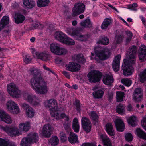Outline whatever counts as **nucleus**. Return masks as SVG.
I'll return each instance as SVG.
<instances>
[{
  "mask_svg": "<svg viewBox=\"0 0 146 146\" xmlns=\"http://www.w3.org/2000/svg\"><path fill=\"white\" fill-rule=\"evenodd\" d=\"M141 124L142 127L146 131V115L143 117Z\"/></svg>",
  "mask_w": 146,
  "mask_h": 146,
  "instance_id": "bf43d9fd",
  "label": "nucleus"
},
{
  "mask_svg": "<svg viewBox=\"0 0 146 146\" xmlns=\"http://www.w3.org/2000/svg\"><path fill=\"white\" fill-rule=\"evenodd\" d=\"M125 138L127 141H131L133 139L132 135L130 133H127L125 135Z\"/></svg>",
  "mask_w": 146,
  "mask_h": 146,
  "instance_id": "4d7b16f0",
  "label": "nucleus"
},
{
  "mask_svg": "<svg viewBox=\"0 0 146 146\" xmlns=\"http://www.w3.org/2000/svg\"><path fill=\"white\" fill-rule=\"evenodd\" d=\"M142 96V90L140 88H136L133 95V100L136 102L140 101Z\"/></svg>",
  "mask_w": 146,
  "mask_h": 146,
  "instance_id": "412c9836",
  "label": "nucleus"
},
{
  "mask_svg": "<svg viewBox=\"0 0 146 146\" xmlns=\"http://www.w3.org/2000/svg\"><path fill=\"white\" fill-rule=\"evenodd\" d=\"M62 43L68 45H73L75 44V42L73 40L68 37L66 35Z\"/></svg>",
  "mask_w": 146,
  "mask_h": 146,
  "instance_id": "c03bdc74",
  "label": "nucleus"
},
{
  "mask_svg": "<svg viewBox=\"0 0 146 146\" xmlns=\"http://www.w3.org/2000/svg\"><path fill=\"white\" fill-rule=\"evenodd\" d=\"M21 106L25 111V115L29 118L32 117L34 115L35 112L32 108L26 103L21 104Z\"/></svg>",
  "mask_w": 146,
  "mask_h": 146,
  "instance_id": "2eb2a0df",
  "label": "nucleus"
},
{
  "mask_svg": "<svg viewBox=\"0 0 146 146\" xmlns=\"http://www.w3.org/2000/svg\"><path fill=\"white\" fill-rule=\"evenodd\" d=\"M25 19V17L23 15L19 13L15 14V22L17 24L22 23Z\"/></svg>",
  "mask_w": 146,
  "mask_h": 146,
  "instance_id": "c85d7f7f",
  "label": "nucleus"
},
{
  "mask_svg": "<svg viewBox=\"0 0 146 146\" xmlns=\"http://www.w3.org/2000/svg\"><path fill=\"white\" fill-rule=\"evenodd\" d=\"M10 143L8 139L0 138V146H8Z\"/></svg>",
  "mask_w": 146,
  "mask_h": 146,
  "instance_id": "603ef678",
  "label": "nucleus"
},
{
  "mask_svg": "<svg viewBox=\"0 0 146 146\" xmlns=\"http://www.w3.org/2000/svg\"><path fill=\"white\" fill-rule=\"evenodd\" d=\"M70 126V124L68 123H65L64 124V127L67 131H70L71 129Z\"/></svg>",
  "mask_w": 146,
  "mask_h": 146,
  "instance_id": "13d9d810",
  "label": "nucleus"
},
{
  "mask_svg": "<svg viewBox=\"0 0 146 146\" xmlns=\"http://www.w3.org/2000/svg\"><path fill=\"white\" fill-rule=\"evenodd\" d=\"M140 80L143 83L146 80V69L140 74Z\"/></svg>",
  "mask_w": 146,
  "mask_h": 146,
  "instance_id": "5fc2aeb1",
  "label": "nucleus"
},
{
  "mask_svg": "<svg viewBox=\"0 0 146 146\" xmlns=\"http://www.w3.org/2000/svg\"><path fill=\"white\" fill-rule=\"evenodd\" d=\"M81 125L84 130L86 133L90 132L92 128V124L89 119L86 117L81 119Z\"/></svg>",
  "mask_w": 146,
  "mask_h": 146,
  "instance_id": "4468645a",
  "label": "nucleus"
},
{
  "mask_svg": "<svg viewBox=\"0 0 146 146\" xmlns=\"http://www.w3.org/2000/svg\"><path fill=\"white\" fill-rule=\"evenodd\" d=\"M138 56L140 60L143 62L146 60V46L144 45H141L139 48Z\"/></svg>",
  "mask_w": 146,
  "mask_h": 146,
  "instance_id": "a211bd4d",
  "label": "nucleus"
},
{
  "mask_svg": "<svg viewBox=\"0 0 146 146\" xmlns=\"http://www.w3.org/2000/svg\"><path fill=\"white\" fill-rule=\"evenodd\" d=\"M126 42L128 43L129 42L131 39L133 34L130 31L128 30L126 31Z\"/></svg>",
  "mask_w": 146,
  "mask_h": 146,
  "instance_id": "09e8293b",
  "label": "nucleus"
},
{
  "mask_svg": "<svg viewBox=\"0 0 146 146\" xmlns=\"http://www.w3.org/2000/svg\"><path fill=\"white\" fill-rule=\"evenodd\" d=\"M65 67L66 70L72 72L78 70L80 67L78 64L73 62H70L65 65Z\"/></svg>",
  "mask_w": 146,
  "mask_h": 146,
  "instance_id": "6ab92c4d",
  "label": "nucleus"
},
{
  "mask_svg": "<svg viewBox=\"0 0 146 146\" xmlns=\"http://www.w3.org/2000/svg\"><path fill=\"white\" fill-rule=\"evenodd\" d=\"M76 60L78 62L82 63H84L85 62V60L82 54L76 55L74 56Z\"/></svg>",
  "mask_w": 146,
  "mask_h": 146,
  "instance_id": "de8ad7c7",
  "label": "nucleus"
},
{
  "mask_svg": "<svg viewBox=\"0 0 146 146\" xmlns=\"http://www.w3.org/2000/svg\"><path fill=\"white\" fill-rule=\"evenodd\" d=\"M121 82L123 84L128 87L130 86L132 83L131 80L128 78L122 79L121 80Z\"/></svg>",
  "mask_w": 146,
  "mask_h": 146,
  "instance_id": "864d4df0",
  "label": "nucleus"
},
{
  "mask_svg": "<svg viewBox=\"0 0 146 146\" xmlns=\"http://www.w3.org/2000/svg\"><path fill=\"white\" fill-rule=\"evenodd\" d=\"M9 22V17L7 16L3 17L0 23V31L4 28L6 25L8 24Z\"/></svg>",
  "mask_w": 146,
  "mask_h": 146,
  "instance_id": "c756f323",
  "label": "nucleus"
},
{
  "mask_svg": "<svg viewBox=\"0 0 146 146\" xmlns=\"http://www.w3.org/2000/svg\"><path fill=\"white\" fill-rule=\"evenodd\" d=\"M85 6L82 3H79L76 4L73 7L72 15L75 16L82 13L84 11Z\"/></svg>",
  "mask_w": 146,
  "mask_h": 146,
  "instance_id": "ddd939ff",
  "label": "nucleus"
},
{
  "mask_svg": "<svg viewBox=\"0 0 146 146\" xmlns=\"http://www.w3.org/2000/svg\"><path fill=\"white\" fill-rule=\"evenodd\" d=\"M138 6L137 4L136 3H133L129 5V8L131 10H136L137 9L135 7H137Z\"/></svg>",
  "mask_w": 146,
  "mask_h": 146,
  "instance_id": "0e129e2a",
  "label": "nucleus"
},
{
  "mask_svg": "<svg viewBox=\"0 0 146 146\" xmlns=\"http://www.w3.org/2000/svg\"><path fill=\"white\" fill-rule=\"evenodd\" d=\"M6 113L3 110L0 109V118L1 119Z\"/></svg>",
  "mask_w": 146,
  "mask_h": 146,
  "instance_id": "774afa93",
  "label": "nucleus"
},
{
  "mask_svg": "<svg viewBox=\"0 0 146 146\" xmlns=\"http://www.w3.org/2000/svg\"><path fill=\"white\" fill-rule=\"evenodd\" d=\"M134 64L129 62L127 59L123 60L122 68L124 75L128 76L132 74L133 69L132 66Z\"/></svg>",
  "mask_w": 146,
  "mask_h": 146,
  "instance_id": "39448f33",
  "label": "nucleus"
},
{
  "mask_svg": "<svg viewBox=\"0 0 146 146\" xmlns=\"http://www.w3.org/2000/svg\"><path fill=\"white\" fill-rule=\"evenodd\" d=\"M23 7L26 9H31L36 5L35 2L33 0H23Z\"/></svg>",
  "mask_w": 146,
  "mask_h": 146,
  "instance_id": "5701e85b",
  "label": "nucleus"
},
{
  "mask_svg": "<svg viewBox=\"0 0 146 146\" xmlns=\"http://www.w3.org/2000/svg\"><path fill=\"white\" fill-rule=\"evenodd\" d=\"M109 40L107 37H104L102 38L101 40H99L97 42L98 44H102L103 45H106L109 43Z\"/></svg>",
  "mask_w": 146,
  "mask_h": 146,
  "instance_id": "49530a36",
  "label": "nucleus"
},
{
  "mask_svg": "<svg viewBox=\"0 0 146 146\" xmlns=\"http://www.w3.org/2000/svg\"><path fill=\"white\" fill-rule=\"evenodd\" d=\"M30 127L29 123L27 122L25 123H20L19 124L20 130L15 127H11L7 126H4L2 125H0V129L1 130H3L10 136H16L21 134V130L25 131H27Z\"/></svg>",
  "mask_w": 146,
  "mask_h": 146,
  "instance_id": "f03ea898",
  "label": "nucleus"
},
{
  "mask_svg": "<svg viewBox=\"0 0 146 146\" xmlns=\"http://www.w3.org/2000/svg\"><path fill=\"white\" fill-rule=\"evenodd\" d=\"M33 77L30 80V85L37 93L46 94L48 92L49 88L47 83L41 77L38 76L39 70L35 68H31L29 70Z\"/></svg>",
  "mask_w": 146,
  "mask_h": 146,
  "instance_id": "f257e3e1",
  "label": "nucleus"
},
{
  "mask_svg": "<svg viewBox=\"0 0 146 146\" xmlns=\"http://www.w3.org/2000/svg\"><path fill=\"white\" fill-rule=\"evenodd\" d=\"M68 52L66 49L64 47H60V46L56 54L60 56L63 55L67 54Z\"/></svg>",
  "mask_w": 146,
  "mask_h": 146,
  "instance_id": "58836bf2",
  "label": "nucleus"
},
{
  "mask_svg": "<svg viewBox=\"0 0 146 146\" xmlns=\"http://www.w3.org/2000/svg\"><path fill=\"white\" fill-rule=\"evenodd\" d=\"M81 146H96L95 145L92 143H84L82 144Z\"/></svg>",
  "mask_w": 146,
  "mask_h": 146,
  "instance_id": "69168bd1",
  "label": "nucleus"
},
{
  "mask_svg": "<svg viewBox=\"0 0 146 146\" xmlns=\"http://www.w3.org/2000/svg\"><path fill=\"white\" fill-rule=\"evenodd\" d=\"M62 73L67 78H70V76L69 72L66 71H63L62 72Z\"/></svg>",
  "mask_w": 146,
  "mask_h": 146,
  "instance_id": "338daca9",
  "label": "nucleus"
},
{
  "mask_svg": "<svg viewBox=\"0 0 146 146\" xmlns=\"http://www.w3.org/2000/svg\"><path fill=\"white\" fill-rule=\"evenodd\" d=\"M72 126L73 129L75 132L78 133L79 131L80 125L77 118H75L74 119Z\"/></svg>",
  "mask_w": 146,
  "mask_h": 146,
  "instance_id": "473e14b6",
  "label": "nucleus"
},
{
  "mask_svg": "<svg viewBox=\"0 0 146 146\" xmlns=\"http://www.w3.org/2000/svg\"><path fill=\"white\" fill-rule=\"evenodd\" d=\"M7 110L11 113L13 114H18L20 111L17 104L14 102L9 100L6 103Z\"/></svg>",
  "mask_w": 146,
  "mask_h": 146,
  "instance_id": "9b49d317",
  "label": "nucleus"
},
{
  "mask_svg": "<svg viewBox=\"0 0 146 146\" xmlns=\"http://www.w3.org/2000/svg\"><path fill=\"white\" fill-rule=\"evenodd\" d=\"M111 22V21L110 19L108 18L105 19L101 25V28L102 29H105L107 28L110 25Z\"/></svg>",
  "mask_w": 146,
  "mask_h": 146,
  "instance_id": "f704fd0d",
  "label": "nucleus"
},
{
  "mask_svg": "<svg viewBox=\"0 0 146 146\" xmlns=\"http://www.w3.org/2000/svg\"><path fill=\"white\" fill-rule=\"evenodd\" d=\"M116 93L117 101L120 102L122 101L125 95L124 93L119 91L116 92Z\"/></svg>",
  "mask_w": 146,
  "mask_h": 146,
  "instance_id": "a18cd8bd",
  "label": "nucleus"
},
{
  "mask_svg": "<svg viewBox=\"0 0 146 146\" xmlns=\"http://www.w3.org/2000/svg\"><path fill=\"white\" fill-rule=\"evenodd\" d=\"M87 76L90 82L95 83L100 80L102 74L99 71L93 70L88 74Z\"/></svg>",
  "mask_w": 146,
  "mask_h": 146,
  "instance_id": "6e6552de",
  "label": "nucleus"
},
{
  "mask_svg": "<svg viewBox=\"0 0 146 146\" xmlns=\"http://www.w3.org/2000/svg\"><path fill=\"white\" fill-rule=\"evenodd\" d=\"M51 115L52 117H54L57 120L64 118L66 121H68L69 119L68 116L66 115L64 113H62L60 115H59V111L58 110H56L55 111V112L51 111Z\"/></svg>",
  "mask_w": 146,
  "mask_h": 146,
  "instance_id": "dca6fc26",
  "label": "nucleus"
},
{
  "mask_svg": "<svg viewBox=\"0 0 146 146\" xmlns=\"http://www.w3.org/2000/svg\"><path fill=\"white\" fill-rule=\"evenodd\" d=\"M116 110L117 112L119 114L121 115L125 114V108L124 106L122 104H119L117 106Z\"/></svg>",
  "mask_w": 146,
  "mask_h": 146,
  "instance_id": "4c0bfd02",
  "label": "nucleus"
},
{
  "mask_svg": "<svg viewBox=\"0 0 146 146\" xmlns=\"http://www.w3.org/2000/svg\"><path fill=\"white\" fill-rule=\"evenodd\" d=\"M121 55L118 54L115 56L113 62L112 67L115 72L118 71L119 69Z\"/></svg>",
  "mask_w": 146,
  "mask_h": 146,
  "instance_id": "aec40b11",
  "label": "nucleus"
},
{
  "mask_svg": "<svg viewBox=\"0 0 146 146\" xmlns=\"http://www.w3.org/2000/svg\"><path fill=\"white\" fill-rule=\"evenodd\" d=\"M80 24L82 26L85 28H90L92 26V24L89 19H86L85 20L82 21Z\"/></svg>",
  "mask_w": 146,
  "mask_h": 146,
  "instance_id": "e433bc0d",
  "label": "nucleus"
},
{
  "mask_svg": "<svg viewBox=\"0 0 146 146\" xmlns=\"http://www.w3.org/2000/svg\"><path fill=\"white\" fill-rule=\"evenodd\" d=\"M31 49L32 50L31 53L33 56L38 57L40 53L37 52L34 48H31Z\"/></svg>",
  "mask_w": 146,
  "mask_h": 146,
  "instance_id": "680f3d73",
  "label": "nucleus"
},
{
  "mask_svg": "<svg viewBox=\"0 0 146 146\" xmlns=\"http://www.w3.org/2000/svg\"><path fill=\"white\" fill-rule=\"evenodd\" d=\"M117 130L119 131L122 132L124 131L125 127L123 121L121 119H117L115 122Z\"/></svg>",
  "mask_w": 146,
  "mask_h": 146,
  "instance_id": "b1692460",
  "label": "nucleus"
},
{
  "mask_svg": "<svg viewBox=\"0 0 146 146\" xmlns=\"http://www.w3.org/2000/svg\"><path fill=\"white\" fill-rule=\"evenodd\" d=\"M106 131L107 133L110 136H114L115 133L111 123H107L106 125Z\"/></svg>",
  "mask_w": 146,
  "mask_h": 146,
  "instance_id": "cd10ccee",
  "label": "nucleus"
},
{
  "mask_svg": "<svg viewBox=\"0 0 146 146\" xmlns=\"http://www.w3.org/2000/svg\"><path fill=\"white\" fill-rule=\"evenodd\" d=\"M23 60L25 63L28 64L31 62L32 58L29 54L26 53L23 55Z\"/></svg>",
  "mask_w": 146,
  "mask_h": 146,
  "instance_id": "3c124183",
  "label": "nucleus"
},
{
  "mask_svg": "<svg viewBox=\"0 0 146 146\" xmlns=\"http://www.w3.org/2000/svg\"><path fill=\"white\" fill-rule=\"evenodd\" d=\"M81 29L80 28H77L72 30L71 32H67L72 36H74L76 39L81 41H85L87 40L90 37V35L88 34L81 35L80 33Z\"/></svg>",
  "mask_w": 146,
  "mask_h": 146,
  "instance_id": "423d86ee",
  "label": "nucleus"
},
{
  "mask_svg": "<svg viewBox=\"0 0 146 146\" xmlns=\"http://www.w3.org/2000/svg\"><path fill=\"white\" fill-rule=\"evenodd\" d=\"M47 106L50 108V113L51 114V112L52 111L55 112L56 110H58L57 108V103L56 101L54 98H52L48 100L47 101Z\"/></svg>",
  "mask_w": 146,
  "mask_h": 146,
  "instance_id": "f3484780",
  "label": "nucleus"
},
{
  "mask_svg": "<svg viewBox=\"0 0 146 146\" xmlns=\"http://www.w3.org/2000/svg\"><path fill=\"white\" fill-rule=\"evenodd\" d=\"M136 52L137 49L135 46H132L129 48V51L127 53V60L129 62L132 64H135Z\"/></svg>",
  "mask_w": 146,
  "mask_h": 146,
  "instance_id": "9d476101",
  "label": "nucleus"
},
{
  "mask_svg": "<svg viewBox=\"0 0 146 146\" xmlns=\"http://www.w3.org/2000/svg\"><path fill=\"white\" fill-rule=\"evenodd\" d=\"M68 139L69 141L72 144H74L78 142L77 135L72 132H70Z\"/></svg>",
  "mask_w": 146,
  "mask_h": 146,
  "instance_id": "393cba45",
  "label": "nucleus"
},
{
  "mask_svg": "<svg viewBox=\"0 0 146 146\" xmlns=\"http://www.w3.org/2000/svg\"><path fill=\"white\" fill-rule=\"evenodd\" d=\"M2 120L7 124H10L12 122V119L10 116L6 113L1 119Z\"/></svg>",
  "mask_w": 146,
  "mask_h": 146,
  "instance_id": "37998d69",
  "label": "nucleus"
},
{
  "mask_svg": "<svg viewBox=\"0 0 146 146\" xmlns=\"http://www.w3.org/2000/svg\"><path fill=\"white\" fill-rule=\"evenodd\" d=\"M135 133L139 137L146 140V133L140 128L137 129Z\"/></svg>",
  "mask_w": 146,
  "mask_h": 146,
  "instance_id": "2f4dec72",
  "label": "nucleus"
},
{
  "mask_svg": "<svg viewBox=\"0 0 146 146\" xmlns=\"http://www.w3.org/2000/svg\"><path fill=\"white\" fill-rule=\"evenodd\" d=\"M129 124L131 126L135 127L137 125V117L134 116H131L127 119Z\"/></svg>",
  "mask_w": 146,
  "mask_h": 146,
  "instance_id": "7c9ffc66",
  "label": "nucleus"
},
{
  "mask_svg": "<svg viewBox=\"0 0 146 146\" xmlns=\"http://www.w3.org/2000/svg\"><path fill=\"white\" fill-rule=\"evenodd\" d=\"M23 95L25 100L32 105L36 106L39 104V100L36 96L27 92L23 93Z\"/></svg>",
  "mask_w": 146,
  "mask_h": 146,
  "instance_id": "1a4fd4ad",
  "label": "nucleus"
},
{
  "mask_svg": "<svg viewBox=\"0 0 146 146\" xmlns=\"http://www.w3.org/2000/svg\"><path fill=\"white\" fill-rule=\"evenodd\" d=\"M94 53H91L90 59L92 60H95L97 63H99L101 60H104L107 58L110 54L109 50L106 48H101L99 50H96Z\"/></svg>",
  "mask_w": 146,
  "mask_h": 146,
  "instance_id": "7ed1b4c3",
  "label": "nucleus"
},
{
  "mask_svg": "<svg viewBox=\"0 0 146 146\" xmlns=\"http://www.w3.org/2000/svg\"><path fill=\"white\" fill-rule=\"evenodd\" d=\"M91 118L94 120L96 121L98 120V116L96 113L94 111H92L90 114Z\"/></svg>",
  "mask_w": 146,
  "mask_h": 146,
  "instance_id": "6e6d98bb",
  "label": "nucleus"
},
{
  "mask_svg": "<svg viewBox=\"0 0 146 146\" xmlns=\"http://www.w3.org/2000/svg\"><path fill=\"white\" fill-rule=\"evenodd\" d=\"M104 94V92L102 90H100L94 92L93 93V95L95 98H100L102 97Z\"/></svg>",
  "mask_w": 146,
  "mask_h": 146,
  "instance_id": "c9c22d12",
  "label": "nucleus"
},
{
  "mask_svg": "<svg viewBox=\"0 0 146 146\" xmlns=\"http://www.w3.org/2000/svg\"><path fill=\"white\" fill-rule=\"evenodd\" d=\"M60 138L62 141H64L67 139L66 134L63 132H62L60 134Z\"/></svg>",
  "mask_w": 146,
  "mask_h": 146,
  "instance_id": "e2e57ef3",
  "label": "nucleus"
},
{
  "mask_svg": "<svg viewBox=\"0 0 146 146\" xmlns=\"http://www.w3.org/2000/svg\"><path fill=\"white\" fill-rule=\"evenodd\" d=\"M53 129V127L50 124H46L43 126L40 135L45 137L49 138L51 136Z\"/></svg>",
  "mask_w": 146,
  "mask_h": 146,
  "instance_id": "f8f14e48",
  "label": "nucleus"
},
{
  "mask_svg": "<svg viewBox=\"0 0 146 146\" xmlns=\"http://www.w3.org/2000/svg\"><path fill=\"white\" fill-rule=\"evenodd\" d=\"M49 3V0H38L37 5L39 7H45Z\"/></svg>",
  "mask_w": 146,
  "mask_h": 146,
  "instance_id": "79ce46f5",
  "label": "nucleus"
},
{
  "mask_svg": "<svg viewBox=\"0 0 146 146\" xmlns=\"http://www.w3.org/2000/svg\"><path fill=\"white\" fill-rule=\"evenodd\" d=\"M59 139L56 136H52L49 141V143L52 146H56L58 143Z\"/></svg>",
  "mask_w": 146,
  "mask_h": 146,
  "instance_id": "ea45409f",
  "label": "nucleus"
},
{
  "mask_svg": "<svg viewBox=\"0 0 146 146\" xmlns=\"http://www.w3.org/2000/svg\"><path fill=\"white\" fill-rule=\"evenodd\" d=\"M103 81L104 83L106 85H111L114 81L112 74L110 73L106 74L103 77Z\"/></svg>",
  "mask_w": 146,
  "mask_h": 146,
  "instance_id": "4be33fe9",
  "label": "nucleus"
},
{
  "mask_svg": "<svg viewBox=\"0 0 146 146\" xmlns=\"http://www.w3.org/2000/svg\"><path fill=\"white\" fill-rule=\"evenodd\" d=\"M38 58L43 61H47L49 60V55L45 52L40 53Z\"/></svg>",
  "mask_w": 146,
  "mask_h": 146,
  "instance_id": "72a5a7b5",
  "label": "nucleus"
},
{
  "mask_svg": "<svg viewBox=\"0 0 146 146\" xmlns=\"http://www.w3.org/2000/svg\"><path fill=\"white\" fill-rule=\"evenodd\" d=\"M7 89L9 94L13 97L18 98L20 97L21 92L14 84L11 83L8 85Z\"/></svg>",
  "mask_w": 146,
  "mask_h": 146,
  "instance_id": "0eeeda50",
  "label": "nucleus"
},
{
  "mask_svg": "<svg viewBox=\"0 0 146 146\" xmlns=\"http://www.w3.org/2000/svg\"><path fill=\"white\" fill-rule=\"evenodd\" d=\"M75 105L76 106L77 110L79 111H80V101L78 100H76L75 101Z\"/></svg>",
  "mask_w": 146,
  "mask_h": 146,
  "instance_id": "052dcab7",
  "label": "nucleus"
},
{
  "mask_svg": "<svg viewBox=\"0 0 146 146\" xmlns=\"http://www.w3.org/2000/svg\"><path fill=\"white\" fill-rule=\"evenodd\" d=\"M60 45L58 44L52 43L50 45V50L53 53L56 54Z\"/></svg>",
  "mask_w": 146,
  "mask_h": 146,
  "instance_id": "a19ab883",
  "label": "nucleus"
},
{
  "mask_svg": "<svg viewBox=\"0 0 146 146\" xmlns=\"http://www.w3.org/2000/svg\"><path fill=\"white\" fill-rule=\"evenodd\" d=\"M124 36L123 34L116 35L115 36L114 42L116 44L120 43L122 40Z\"/></svg>",
  "mask_w": 146,
  "mask_h": 146,
  "instance_id": "8fccbe9b",
  "label": "nucleus"
},
{
  "mask_svg": "<svg viewBox=\"0 0 146 146\" xmlns=\"http://www.w3.org/2000/svg\"><path fill=\"white\" fill-rule=\"evenodd\" d=\"M66 35L61 32H58L55 33V38L57 40L62 43L65 39Z\"/></svg>",
  "mask_w": 146,
  "mask_h": 146,
  "instance_id": "a878e982",
  "label": "nucleus"
},
{
  "mask_svg": "<svg viewBox=\"0 0 146 146\" xmlns=\"http://www.w3.org/2000/svg\"><path fill=\"white\" fill-rule=\"evenodd\" d=\"M100 137L102 139L105 146H111L110 140L106 134H101L100 135Z\"/></svg>",
  "mask_w": 146,
  "mask_h": 146,
  "instance_id": "bb28decb",
  "label": "nucleus"
},
{
  "mask_svg": "<svg viewBox=\"0 0 146 146\" xmlns=\"http://www.w3.org/2000/svg\"><path fill=\"white\" fill-rule=\"evenodd\" d=\"M38 140V134L36 133L29 134L27 137L23 139L21 141V146H29V144L36 143Z\"/></svg>",
  "mask_w": 146,
  "mask_h": 146,
  "instance_id": "20e7f679",
  "label": "nucleus"
}]
</instances>
